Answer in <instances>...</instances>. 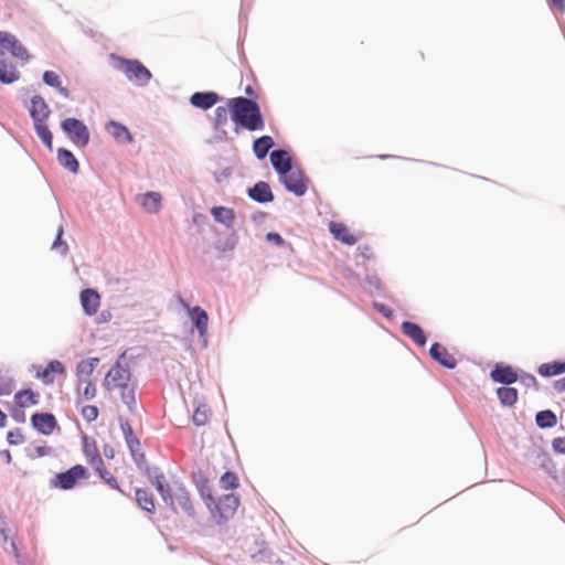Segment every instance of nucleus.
I'll return each instance as SVG.
<instances>
[{
    "mask_svg": "<svg viewBox=\"0 0 565 565\" xmlns=\"http://www.w3.org/2000/svg\"><path fill=\"white\" fill-rule=\"evenodd\" d=\"M232 120L249 131L262 130L265 121L258 104L245 97H235L227 100Z\"/></svg>",
    "mask_w": 565,
    "mask_h": 565,
    "instance_id": "f257e3e1",
    "label": "nucleus"
},
{
    "mask_svg": "<svg viewBox=\"0 0 565 565\" xmlns=\"http://www.w3.org/2000/svg\"><path fill=\"white\" fill-rule=\"evenodd\" d=\"M163 475L156 476L152 484L160 493L162 500L174 511H182L190 516H194V508L190 494L184 486L174 482L172 484L164 483Z\"/></svg>",
    "mask_w": 565,
    "mask_h": 565,
    "instance_id": "f03ea898",
    "label": "nucleus"
},
{
    "mask_svg": "<svg viewBox=\"0 0 565 565\" xmlns=\"http://www.w3.org/2000/svg\"><path fill=\"white\" fill-rule=\"evenodd\" d=\"M104 386L108 391H119L122 402L132 409L136 406V385L131 382L128 367L116 363L106 374Z\"/></svg>",
    "mask_w": 565,
    "mask_h": 565,
    "instance_id": "7ed1b4c3",
    "label": "nucleus"
},
{
    "mask_svg": "<svg viewBox=\"0 0 565 565\" xmlns=\"http://www.w3.org/2000/svg\"><path fill=\"white\" fill-rule=\"evenodd\" d=\"M238 505L239 498L234 493H228L217 499L214 498L212 504L206 508L213 521L217 524H222L234 516Z\"/></svg>",
    "mask_w": 565,
    "mask_h": 565,
    "instance_id": "20e7f679",
    "label": "nucleus"
},
{
    "mask_svg": "<svg viewBox=\"0 0 565 565\" xmlns=\"http://www.w3.org/2000/svg\"><path fill=\"white\" fill-rule=\"evenodd\" d=\"M116 61L117 67L126 75L129 81L136 82L139 85H146L150 81V71L138 60L116 57Z\"/></svg>",
    "mask_w": 565,
    "mask_h": 565,
    "instance_id": "39448f33",
    "label": "nucleus"
},
{
    "mask_svg": "<svg viewBox=\"0 0 565 565\" xmlns=\"http://www.w3.org/2000/svg\"><path fill=\"white\" fill-rule=\"evenodd\" d=\"M68 138L77 146L85 147L89 141V131L86 125L76 118H66L61 124Z\"/></svg>",
    "mask_w": 565,
    "mask_h": 565,
    "instance_id": "423d86ee",
    "label": "nucleus"
},
{
    "mask_svg": "<svg viewBox=\"0 0 565 565\" xmlns=\"http://www.w3.org/2000/svg\"><path fill=\"white\" fill-rule=\"evenodd\" d=\"M88 478V472L82 465H75L65 472L57 473L53 479V486L62 490H70L75 487L79 479Z\"/></svg>",
    "mask_w": 565,
    "mask_h": 565,
    "instance_id": "0eeeda50",
    "label": "nucleus"
},
{
    "mask_svg": "<svg viewBox=\"0 0 565 565\" xmlns=\"http://www.w3.org/2000/svg\"><path fill=\"white\" fill-rule=\"evenodd\" d=\"M280 181L285 184L287 190L294 192L296 195H302L307 190L306 180L300 170H294L291 168L289 172L280 174Z\"/></svg>",
    "mask_w": 565,
    "mask_h": 565,
    "instance_id": "6e6552de",
    "label": "nucleus"
},
{
    "mask_svg": "<svg viewBox=\"0 0 565 565\" xmlns=\"http://www.w3.org/2000/svg\"><path fill=\"white\" fill-rule=\"evenodd\" d=\"M181 306L188 311L189 317L194 323L201 337L207 333L209 316L201 307H190L183 299H180Z\"/></svg>",
    "mask_w": 565,
    "mask_h": 565,
    "instance_id": "1a4fd4ad",
    "label": "nucleus"
},
{
    "mask_svg": "<svg viewBox=\"0 0 565 565\" xmlns=\"http://www.w3.org/2000/svg\"><path fill=\"white\" fill-rule=\"evenodd\" d=\"M82 450L87 463L93 466L94 468L102 466V463L104 462L99 454L97 443L94 438L84 435L82 437Z\"/></svg>",
    "mask_w": 565,
    "mask_h": 565,
    "instance_id": "9d476101",
    "label": "nucleus"
},
{
    "mask_svg": "<svg viewBox=\"0 0 565 565\" xmlns=\"http://www.w3.org/2000/svg\"><path fill=\"white\" fill-rule=\"evenodd\" d=\"M32 426L43 435H51L57 427V422L53 414L36 413L31 417Z\"/></svg>",
    "mask_w": 565,
    "mask_h": 565,
    "instance_id": "9b49d317",
    "label": "nucleus"
},
{
    "mask_svg": "<svg viewBox=\"0 0 565 565\" xmlns=\"http://www.w3.org/2000/svg\"><path fill=\"white\" fill-rule=\"evenodd\" d=\"M329 231L335 239L347 245H354L359 239V237L353 234L345 224L340 222L331 221L329 223Z\"/></svg>",
    "mask_w": 565,
    "mask_h": 565,
    "instance_id": "f8f14e48",
    "label": "nucleus"
},
{
    "mask_svg": "<svg viewBox=\"0 0 565 565\" xmlns=\"http://www.w3.org/2000/svg\"><path fill=\"white\" fill-rule=\"evenodd\" d=\"M430 356L447 369H455L457 360L449 351L439 343H433L429 349Z\"/></svg>",
    "mask_w": 565,
    "mask_h": 565,
    "instance_id": "ddd939ff",
    "label": "nucleus"
},
{
    "mask_svg": "<svg viewBox=\"0 0 565 565\" xmlns=\"http://www.w3.org/2000/svg\"><path fill=\"white\" fill-rule=\"evenodd\" d=\"M490 377L497 383L510 385L516 382L518 374L510 365L495 364L494 369L490 373Z\"/></svg>",
    "mask_w": 565,
    "mask_h": 565,
    "instance_id": "4468645a",
    "label": "nucleus"
},
{
    "mask_svg": "<svg viewBox=\"0 0 565 565\" xmlns=\"http://www.w3.org/2000/svg\"><path fill=\"white\" fill-rule=\"evenodd\" d=\"M81 303L84 311L88 316H93L98 311L100 297L97 291L93 289H85L81 292Z\"/></svg>",
    "mask_w": 565,
    "mask_h": 565,
    "instance_id": "2eb2a0df",
    "label": "nucleus"
},
{
    "mask_svg": "<svg viewBox=\"0 0 565 565\" xmlns=\"http://www.w3.org/2000/svg\"><path fill=\"white\" fill-rule=\"evenodd\" d=\"M248 195L258 203H268L274 200L270 186L264 181H259L253 188L248 189Z\"/></svg>",
    "mask_w": 565,
    "mask_h": 565,
    "instance_id": "dca6fc26",
    "label": "nucleus"
},
{
    "mask_svg": "<svg viewBox=\"0 0 565 565\" xmlns=\"http://www.w3.org/2000/svg\"><path fill=\"white\" fill-rule=\"evenodd\" d=\"M220 100V96L214 92H205V93H194L190 103L200 109H209L213 107Z\"/></svg>",
    "mask_w": 565,
    "mask_h": 565,
    "instance_id": "f3484780",
    "label": "nucleus"
},
{
    "mask_svg": "<svg viewBox=\"0 0 565 565\" xmlns=\"http://www.w3.org/2000/svg\"><path fill=\"white\" fill-rule=\"evenodd\" d=\"M270 162L274 169L280 174L289 172L291 167V159L287 151L275 150L270 153Z\"/></svg>",
    "mask_w": 565,
    "mask_h": 565,
    "instance_id": "a211bd4d",
    "label": "nucleus"
},
{
    "mask_svg": "<svg viewBox=\"0 0 565 565\" xmlns=\"http://www.w3.org/2000/svg\"><path fill=\"white\" fill-rule=\"evenodd\" d=\"M30 115L34 122H41L47 119L50 109L42 97L34 96L31 99Z\"/></svg>",
    "mask_w": 565,
    "mask_h": 565,
    "instance_id": "6ab92c4d",
    "label": "nucleus"
},
{
    "mask_svg": "<svg viewBox=\"0 0 565 565\" xmlns=\"http://www.w3.org/2000/svg\"><path fill=\"white\" fill-rule=\"evenodd\" d=\"M64 372L65 367L63 363L57 360H53L43 371L38 372V377L41 379L44 384H52L55 380V375H62Z\"/></svg>",
    "mask_w": 565,
    "mask_h": 565,
    "instance_id": "aec40b11",
    "label": "nucleus"
},
{
    "mask_svg": "<svg viewBox=\"0 0 565 565\" xmlns=\"http://www.w3.org/2000/svg\"><path fill=\"white\" fill-rule=\"evenodd\" d=\"M402 331L405 335L411 338L416 344L424 347L426 344L427 338L425 335L424 330L416 323L404 321L402 323Z\"/></svg>",
    "mask_w": 565,
    "mask_h": 565,
    "instance_id": "412c9836",
    "label": "nucleus"
},
{
    "mask_svg": "<svg viewBox=\"0 0 565 565\" xmlns=\"http://www.w3.org/2000/svg\"><path fill=\"white\" fill-rule=\"evenodd\" d=\"M6 51H9L14 57L23 61H26L29 57L25 47H23L22 44L10 33L8 35V41L4 42V45L0 51V54H4Z\"/></svg>",
    "mask_w": 565,
    "mask_h": 565,
    "instance_id": "4be33fe9",
    "label": "nucleus"
},
{
    "mask_svg": "<svg viewBox=\"0 0 565 565\" xmlns=\"http://www.w3.org/2000/svg\"><path fill=\"white\" fill-rule=\"evenodd\" d=\"M211 214L217 223L232 227L235 221V213L233 209L225 206H214L211 209Z\"/></svg>",
    "mask_w": 565,
    "mask_h": 565,
    "instance_id": "5701e85b",
    "label": "nucleus"
},
{
    "mask_svg": "<svg viewBox=\"0 0 565 565\" xmlns=\"http://www.w3.org/2000/svg\"><path fill=\"white\" fill-rule=\"evenodd\" d=\"M107 130L114 137V139L119 143H129L132 141L131 134L129 132L127 127H125L124 125H121L119 122L110 121L107 125Z\"/></svg>",
    "mask_w": 565,
    "mask_h": 565,
    "instance_id": "b1692460",
    "label": "nucleus"
},
{
    "mask_svg": "<svg viewBox=\"0 0 565 565\" xmlns=\"http://www.w3.org/2000/svg\"><path fill=\"white\" fill-rule=\"evenodd\" d=\"M39 393L31 390H23L14 395V401L19 407L26 408L36 405L39 403Z\"/></svg>",
    "mask_w": 565,
    "mask_h": 565,
    "instance_id": "393cba45",
    "label": "nucleus"
},
{
    "mask_svg": "<svg viewBox=\"0 0 565 565\" xmlns=\"http://www.w3.org/2000/svg\"><path fill=\"white\" fill-rule=\"evenodd\" d=\"M136 501L142 510L149 513L154 512V500L152 493L149 490L136 489Z\"/></svg>",
    "mask_w": 565,
    "mask_h": 565,
    "instance_id": "a878e982",
    "label": "nucleus"
},
{
    "mask_svg": "<svg viewBox=\"0 0 565 565\" xmlns=\"http://www.w3.org/2000/svg\"><path fill=\"white\" fill-rule=\"evenodd\" d=\"M273 147V138L270 136H262L254 141L253 150L258 159H264Z\"/></svg>",
    "mask_w": 565,
    "mask_h": 565,
    "instance_id": "bb28decb",
    "label": "nucleus"
},
{
    "mask_svg": "<svg viewBox=\"0 0 565 565\" xmlns=\"http://www.w3.org/2000/svg\"><path fill=\"white\" fill-rule=\"evenodd\" d=\"M141 205L149 213H157L161 207V194L158 192H147L142 195Z\"/></svg>",
    "mask_w": 565,
    "mask_h": 565,
    "instance_id": "cd10ccee",
    "label": "nucleus"
},
{
    "mask_svg": "<svg viewBox=\"0 0 565 565\" xmlns=\"http://www.w3.org/2000/svg\"><path fill=\"white\" fill-rule=\"evenodd\" d=\"M57 160L61 166L68 169L70 171L74 173L78 171V162L71 151L64 148H60L57 151Z\"/></svg>",
    "mask_w": 565,
    "mask_h": 565,
    "instance_id": "c85d7f7f",
    "label": "nucleus"
},
{
    "mask_svg": "<svg viewBox=\"0 0 565 565\" xmlns=\"http://www.w3.org/2000/svg\"><path fill=\"white\" fill-rule=\"evenodd\" d=\"M19 78V72L13 64L0 60V82L11 84Z\"/></svg>",
    "mask_w": 565,
    "mask_h": 565,
    "instance_id": "c756f323",
    "label": "nucleus"
},
{
    "mask_svg": "<svg viewBox=\"0 0 565 565\" xmlns=\"http://www.w3.org/2000/svg\"><path fill=\"white\" fill-rule=\"evenodd\" d=\"M565 372V360L564 361H554L551 363H544L540 365L539 373L542 376L550 377L562 374Z\"/></svg>",
    "mask_w": 565,
    "mask_h": 565,
    "instance_id": "7c9ffc66",
    "label": "nucleus"
},
{
    "mask_svg": "<svg viewBox=\"0 0 565 565\" xmlns=\"http://www.w3.org/2000/svg\"><path fill=\"white\" fill-rule=\"evenodd\" d=\"M43 82L52 87H55L61 95L64 97L70 96V92L66 87L61 85L60 76L53 71H46L43 74Z\"/></svg>",
    "mask_w": 565,
    "mask_h": 565,
    "instance_id": "2f4dec72",
    "label": "nucleus"
},
{
    "mask_svg": "<svg viewBox=\"0 0 565 565\" xmlns=\"http://www.w3.org/2000/svg\"><path fill=\"white\" fill-rule=\"evenodd\" d=\"M498 398L504 406H512L518 401V391L513 387H499L497 390Z\"/></svg>",
    "mask_w": 565,
    "mask_h": 565,
    "instance_id": "473e14b6",
    "label": "nucleus"
},
{
    "mask_svg": "<svg viewBox=\"0 0 565 565\" xmlns=\"http://www.w3.org/2000/svg\"><path fill=\"white\" fill-rule=\"evenodd\" d=\"M196 489L204 504L206 507L212 504L214 497L212 494V487L206 478H201L200 480L196 481Z\"/></svg>",
    "mask_w": 565,
    "mask_h": 565,
    "instance_id": "72a5a7b5",
    "label": "nucleus"
},
{
    "mask_svg": "<svg viewBox=\"0 0 565 565\" xmlns=\"http://www.w3.org/2000/svg\"><path fill=\"white\" fill-rule=\"evenodd\" d=\"M556 423V415L552 411H542L536 414V424L541 428L554 427Z\"/></svg>",
    "mask_w": 565,
    "mask_h": 565,
    "instance_id": "f704fd0d",
    "label": "nucleus"
},
{
    "mask_svg": "<svg viewBox=\"0 0 565 565\" xmlns=\"http://www.w3.org/2000/svg\"><path fill=\"white\" fill-rule=\"evenodd\" d=\"M228 113L231 114L228 106H218L214 110L213 126L216 130L223 129V127L226 126L228 121Z\"/></svg>",
    "mask_w": 565,
    "mask_h": 565,
    "instance_id": "c9c22d12",
    "label": "nucleus"
},
{
    "mask_svg": "<svg viewBox=\"0 0 565 565\" xmlns=\"http://www.w3.org/2000/svg\"><path fill=\"white\" fill-rule=\"evenodd\" d=\"M35 131L38 136L41 138L43 143L52 150L53 148V136L47 126L45 125V121L41 122H34Z\"/></svg>",
    "mask_w": 565,
    "mask_h": 565,
    "instance_id": "e433bc0d",
    "label": "nucleus"
},
{
    "mask_svg": "<svg viewBox=\"0 0 565 565\" xmlns=\"http://www.w3.org/2000/svg\"><path fill=\"white\" fill-rule=\"evenodd\" d=\"M211 411L206 405H200L193 413L192 420L196 426H203L209 422Z\"/></svg>",
    "mask_w": 565,
    "mask_h": 565,
    "instance_id": "4c0bfd02",
    "label": "nucleus"
},
{
    "mask_svg": "<svg viewBox=\"0 0 565 565\" xmlns=\"http://www.w3.org/2000/svg\"><path fill=\"white\" fill-rule=\"evenodd\" d=\"M96 471L98 472L99 477L113 489L115 490H118L121 492V489L118 484V481L117 479L113 476L111 472H109L106 468H105V465L104 462L102 463V466H98L95 468Z\"/></svg>",
    "mask_w": 565,
    "mask_h": 565,
    "instance_id": "58836bf2",
    "label": "nucleus"
},
{
    "mask_svg": "<svg viewBox=\"0 0 565 565\" xmlns=\"http://www.w3.org/2000/svg\"><path fill=\"white\" fill-rule=\"evenodd\" d=\"M220 486L224 490H234L239 486L236 473L227 471L220 479Z\"/></svg>",
    "mask_w": 565,
    "mask_h": 565,
    "instance_id": "ea45409f",
    "label": "nucleus"
},
{
    "mask_svg": "<svg viewBox=\"0 0 565 565\" xmlns=\"http://www.w3.org/2000/svg\"><path fill=\"white\" fill-rule=\"evenodd\" d=\"M98 363V359H93V360H85V361H82L78 365H77V374L78 376L81 375H90L96 366V364Z\"/></svg>",
    "mask_w": 565,
    "mask_h": 565,
    "instance_id": "a19ab883",
    "label": "nucleus"
},
{
    "mask_svg": "<svg viewBox=\"0 0 565 565\" xmlns=\"http://www.w3.org/2000/svg\"><path fill=\"white\" fill-rule=\"evenodd\" d=\"M63 232H64L63 231V226H60L57 228L56 238H55V241L52 244V248L58 250V253L61 255H65L67 253V250H68L67 244L62 241Z\"/></svg>",
    "mask_w": 565,
    "mask_h": 565,
    "instance_id": "79ce46f5",
    "label": "nucleus"
},
{
    "mask_svg": "<svg viewBox=\"0 0 565 565\" xmlns=\"http://www.w3.org/2000/svg\"><path fill=\"white\" fill-rule=\"evenodd\" d=\"M81 382L85 384V386L81 393L83 398L86 401L94 398L96 395V392H97L96 385L89 380H84V381L81 380Z\"/></svg>",
    "mask_w": 565,
    "mask_h": 565,
    "instance_id": "37998d69",
    "label": "nucleus"
},
{
    "mask_svg": "<svg viewBox=\"0 0 565 565\" xmlns=\"http://www.w3.org/2000/svg\"><path fill=\"white\" fill-rule=\"evenodd\" d=\"M98 408L95 405H87L82 408V416L83 418L92 423L98 417Z\"/></svg>",
    "mask_w": 565,
    "mask_h": 565,
    "instance_id": "c03bdc74",
    "label": "nucleus"
},
{
    "mask_svg": "<svg viewBox=\"0 0 565 565\" xmlns=\"http://www.w3.org/2000/svg\"><path fill=\"white\" fill-rule=\"evenodd\" d=\"M7 440L10 445H19L23 441V436L19 430L9 431L7 434Z\"/></svg>",
    "mask_w": 565,
    "mask_h": 565,
    "instance_id": "a18cd8bd",
    "label": "nucleus"
},
{
    "mask_svg": "<svg viewBox=\"0 0 565 565\" xmlns=\"http://www.w3.org/2000/svg\"><path fill=\"white\" fill-rule=\"evenodd\" d=\"M374 307L376 308V310L379 312H381L386 318H388V319L393 318V310L391 308H388L387 306H385L383 303H374Z\"/></svg>",
    "mask_w": 565,
    "mask_h": 565,
    "instance_id": "49530a36",
    "label": "nucleus"
},
{
    "mask_svg": "<svg viewBox=\"0 0 565 565\" xmlns=\"http://www.w3.org/2000/svg\"><path fill=\"white\" fill-rule=\"evenodd\" d=\"M553 447L556 452L565 454V437L554 439Z\"/></svg>",
    "mask_w": 565,
    "mask_h": 565,
    "instance_id": "de8ad7c7",
    "label": "nucleus"
},
{
    "mask_svg": "<svg viewBox=\"0 0 565 565\" xmlns=\"http://www.w3.org/2000/svg\"><path fill=\"white\" fill-rule=\"evenodd\" d=\"M266 238L270 242H274L278 246L284 244V239L278 233H268Z\"/></svg>",
    "mask_w": 565,
    "mask_h": 565,
    "instance_id": "09e8293b",
    "label": "nucleus"
},
{
    "mask_svg": "<svg viewBox=\"0 0 565 565\" xmlns=\"http://www.w3.org/2000/svg\"><path fill=\"white\" fill-rule=\"evenodd\" d=\"M522 382H524L527 386H534V387L537 386V381H536L535 376L530 375V374L523 376Z\"/></svg>",
    "mask_w": 565,
    "mask_h": 565,
    "instance_id": "8fccbe9b",
    "label": "nucleus"
},
{
    "mask_svg": "<svg viewBox=\"0 0 565 565\" xmlns=\"http://www.w3.org/2000/svg\"><path fill=\"white\" fill-rule=\"evenodd\" d=\"M554 387H555V390H556L558 393H563V392H565V377H563V379H561V380L556 381V382L554 383Z\"/></svg>",
    "mask_w": 565,
    "mask_h": 565,
    "instance_id": "3c124183",
    "label": "nucleus"
},
{
    "mask_svg": "<svg viewBox=\"0 0 565 565\" xmlns=\"http://www.w3.org/2000/svg\"><path fill=\"white\" fill-rule=\"evenodd\" d=\"M552 4L556 7L561 12L565 11V0H552Z\"/></svg>",
    "mask_w": 565,
    "mask_h": 565,
    "instance_id": "603ef678",
    "label": "nucleus"
},
{
    "mask_svg": "<svg viewBox=\"0 0 565 565\" xmlns=\"http://www.w3.org/2000/svg\"><path fill=\"white\" fill-rule=\"evenodd\" d=\"M8 32L0 31V51L2 50L4 42L8 41Z\"/></svg>",
    "mask_w": 565,
    "mask_h": 565,
    "instance_id": "864d4df0",
    "label": "nucleus"
},
{
    "mask_svg": "<svg viewBox=\"0 0 565 565\" xmlns=\"http://www.w3.org/2000/svg\"><path fill=\"white\" fill-rule=\"evenodd\" d=\"M7 422V415L0 409V428L4 427Z\"/></svg>",
    "mask_w": 565,
    "mask_h": 565,
    "instance_id": "5fc2aeb1",
    "label": "nucleus"
},
{
    "mask_svg": "<svg viewBox=\"0 0 565 565\" xmlns=\"http://www.w3.org/2000/svg\"><path fill=\"white\" fill-rule=\"evenodd\" d=\"M127 443L131 449L134 448V444L138 445V440L131 437V433L129 434V437H127Z\"/></svg>",
    "mask_w": 565,
    "mask_h": 565,
    "instance_id": "6e6d98bb",
    "label": "nucleus"
},
{
    "mask_svg": "<svg viewBox=\"0 0 565 565\" xmlns=\"http://www.w3.org/2000/svg\"><path fill=\"white\" fill-rule=\"evenodd\" d=\"M3 455H4V458H6L7 462L10 463L11 459H12L10 451L9 450H4Z\"/></svg>",
    "mask_w": 565,
    "mask_h": 565,
    "instance_id": "4d7b16f0",
    "label": "nucleus"
},
{
    "mask_svg": "<svg viewBox=\"0 0 565 565\" xmlns=\"http://www.w3.org/2000/svg\"><path fill=\"white\" fill-rule=\"evenodd\" d=\"M10 393V388L6 387V388H1L0 387V395H3V394H9Z\"/></svg>",
    "mask_w": 565,
    "mask_h": 565,
    "instance_id": "13d9d810",
    "label": "nucleus"
},
{
    "mask_svg": "<svg viewBox=\"0 0 565 565\" xmlns=\"http://www.w3.org/2000/svg\"><path fill=\"white\" fill-rule=\"evenodd\" d=\"M246 94L248 95H252L253 94V89L250 86H248L246 89H245Z\"/></svg>",
    "mask_w": 565,
    "mask_h": 565,
    "instance_id": "bf43d9fd",
    "label": "nucleus"
},
{
    "mask_svg": "<svg viewBox=\"0 0 565 565\" xmlns=\"http://www.w3.org/2000/svg\"><path fill=\"white\" fill-rule=\"evenodd\" d=\"M12 548L14 551L15 556H18V550L14 542H12Z\"/></svg>",
    "mask_w": 565,
    "mask_h": 565,
    "instance_id": "052dcab7",
    "label": "nucleus"
}]
</instances>
